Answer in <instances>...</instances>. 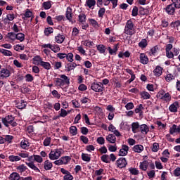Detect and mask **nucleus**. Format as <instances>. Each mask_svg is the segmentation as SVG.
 I'll return each instance as SVG.
<instances>
[{
  "mask_svg": "<svg viewBox=\"0 0 180 180\" xmlns=\"http://www.w3.org/2000/svg\"><path fill=\"white\" fill-rule=\"evenodd\" d=\"M124 33L128 34V36H133L136 33V29L134 28V23L131 20H128L126 22Z\"/></svg>",
  "mask_w": 180,
  "mask_h": 180,
  "instance_id": "f257e3e1",
  "label": "nucleus"
},
{
  "mask_svg": "<svg viewBox=\"0 0 180 180\" xmlns=\"http://www.w3.org/2000/svg\"><path fill=\"white\" fill-rule=\"evenodd\" d=\"M1 122L6 127H8L9 126H12V127H16L18 126V123L15 122V117L12 115H7L5 117L1 119Z\"/></svg>",
  "mask_w": 180,
  "mask_h": 180,
  "instance_id": "f03ea898",
  "label": "nucleus"
},
{
  "mask_svg": "<svg viewBox=\"0 0 180 180\" xmlns=\"http://www.w3.org/2000/svg\"><path fill=\"white\" fill-rule=\"evenodd\" d=\"M60 78L55 80L57 86H64V85H70V78L65 75H60Z\"/></svg>",
  "mask_w": 180,
  "mask_h": 180,
  "instance_id": "7ed1b4c3",
  "label": "nucleus"
},
{
  "mask_svg": "<svg viewBox=\"0 0 180 180\" xmlns=\"http://www.w3.org/2000/svg\"><path fill=\"white\" fill-rule=\"evenodd\" d=\"M61 154H63V149H55L50 152L49 158L52 160H58L61 157Z\"/></svg>",
  "mask_w": 180,
  "mask_h": 180,
  "instance_id": "20e7f679",
  "label": "nucleus"
},
{
  "mask_svg": "<svg viewBox=\"0 0 180 180\" xmlns=\"http://www.w3.org/2000/svg\"><path fill=\"white\" fill-rule=\"evenodd\" d=\"M91 89L94 92H102L103 91V84L101 82H94L91 84Z\"/></svg>",
  "mask_w": 180,
  "mask_h": 180,
  "instance_id": "39448f33",
  "label": "nucleus"
},
{
  "mask_svg": "<svg viewBox=\"0 0 180 180\" xmlns=\"http://www.w3.org/2000/svg\"><path fill=\"white\" fill-rule=\"evenodd\" d=\"M2 66L0 65V79H5V78H8L11 77V72L6 68H2Z\"/></svg>",
  "mask_w": 180,
  "mask_h": 180,
  "instance_id": "423d86ee",
  "label": "nucleus"
},
{
  "mask_svg": "<svg viewBox=\"0 0 180 180\" xmlns=\"http://www.w3.org/2000/svg\"><path fill=\"white\" fill-rule=\"evenodd\" d=\"M60 172H62V174H63V175H65L63 176V180H72V179H74V176H72V175L71 174V173L70 172H68V170H66L64 168H61L60 169Z\"/></svg>",
  "mask_w": 180,
  "mask_h": 180,
  "instance_id": "0eeeda50",
  "label": "nucleus"
},
{
  "mask_svg": "<svg viewBox=\"0 0 180 180\" xmlns=\"http://www.w3.org/2000/svg\"><path fill=\"white\" fill-rule=\"evenodd\" d=\"M129 153V146L127 145H122L120 148L118 155L120 157H125L127 154Z\"/></svg>",
  "mask_w": 180,
  "mask_h": 180,
  "instance_id": "6e6552de",
  "label": "nucleus"
},
{
  "mask_svg": "<svg viewBox=\"0 0 180 180\" xmlns=\"http://www.w3.org/2000/svg\"><path fill=\"white\" fill-rule=\"evenodd\" d=\"M77 63L74 62H70L69 63L66 64L65 66V71L66 72H70V71H72V70H75L77 68Z\"/></svg>",
  "mask_w": 180,
  "mask_h": 180,
  "instance_id": "1a4fd4ad",
  "label": "nucleus"
},
{
  "mask_svg": "<svg viewBox=\"0 0 180 180\" xmlns=\"http://www.w3.org/2000/svg\"><path fill=\"white\" fill-rule=\"evenodd\" d=\"M117 165L118 168H124L126 165H127V161L126 160V158H120L117 160Z\"/></svg>",
  "mask_w": 180,
  "mask_h": 180,
  "instance_id": "9d476101",
  "label": "nucleus"
},
{
  "mask_svg": "<svg viewBox=\"0 0 180 180\" xmlns=\"http://www.w3.org/2000/svg\"><path fill=\"white\" fill-rule=\"evenodd\" d=\"M108 130L109 131H111V133H113V134H115V136H116L117 137H120L122 136L119 130L116 129V127H115L113 124H110L109 125Z\"/></svg>",
  "mask_w": 180,
  "mask_h": 180,
  "instance_id": "9b49d317",
  "label": "nucleus"
},
{
  "mask_svg": "<svg viewBox=\"0 0 180 180\" xmlns=\"http://www.w3.org/2000/svg\"><path fill=\"white\" fill-rule=\"evenodd\" d=\"M165 11L168 15H174L175 13V6L174 4H169L165 8Z\"/></svg>",
  "mask_w": 180,
  "mask_h": 180,
  "instance_id": "f8f14e48",
  "label": "nucleus"
},
{
  "mask_svg": "<svg viewBox=\"0 0 180 180\" xmlns=\"http://www.w3.org/2000/svg\"><path fill=\"white\" fill-rule=\"evenodd\" d=\"M139 129L141 133H142V134H147V133L150 131V128H148V126H147V124H143L140 125Z\"/></svg>",
  "mask_w": 180,
  "mask_h": 180,
  "instance_id": "ddd939ff",
  "label": "nucleus"
},
{
  "mask_svg": "<svg viewBox=\"0 0 180 180\" xmlns=\"http://www.w3.org/2000/svg\"><path fill=\"white\" fill-rule=\"evenodd\" d=\"M65 40V37L61 34H58L57 36L55 37V41L58 44H61Z\"/></svg>",
  "mask_w": 180,
  "mask_h": 180,
  "instance_id": "4468645a",
  "label": "nucleus"
},
{
  "mask_svg": "<svg viewBox=\"0 0 180 180\" xmlns=\"http://www.w3.org/2000/svg\"><path fill=\"white\" fill-rule=\"evenodd\" d=\"M139 58L141 64H148V57L145 53H141Z\"/></svg>",
  "mask_w": 180,
  "mask_h": 180,
  "instance_id": "2eb2a0df",
  "label": "nucleus"
},
{
  "mask_svg": "<svg viewBox=\"0 0 180 180\" xmlns=\"http://www.w3.org/2000/svg\"><path fill=\"white\" fill-rule=\"evenodd\" d=\"M153 74L155 77H161L162 75V68L158 65L153 70Z\"/></svg>",
  "mask_w": 180,
  "mask_h": 180,
  "instance_id": "dca6fc26",
  "label": "nucleus"
},
{
  "mask_svg": "<svg viewBox=\"0 0 180 180\" xmlns=\"http://www.w3.org/2000/svg\"><path fill=\"white\" fill-rule=\"evenodd\" d=\"M33 64L35 65H40L43 62V59L40 56H36L32 58Z\"/></svg>",
  "mask_w": 180,
  "mask_h": 180,
  "instance_id": "f3484780",
  "label": "nucleus"
},
{
  "mask_svg": "<svg viewBox=\"0 0 180 180\" xmlns=\"http://www.w3.org/2000/svg\"><path fill=\"white\" fill-rule=\"evenodd\" d=\"M25 164H26V165H27V167H29V168H31V169H33L36 172H40V169H39L37 168L36 165H34V162H26Z\"/></svg>",
  "mask_w": 180,
  "mask_h": 180,
  "instance_id": "a211bd4d",
  "label": "nucleus"
},
{
  "mask_svg": "<svg viewBox=\"0 0 180 180\" xmlns=\"http://www.w3.org/2000/svg\"><path fill=\"white\" fill-rule=\"evenodd\" d=\"M106 140L108 141V143L115 144V143H116V136L114 134H110L106 136Z\"/></svg>",
  "mask_w": 180,
  "mask_h": 180,
  "instance_id": "6ab92c4d",
  "label": "nucleus"
},
{
  "mask_svg": "<svg viewBox=\"0 0 180 180\" xmlns=\"http://www.w3.org/2000/svg\"><path fill=\"white\" fill-rule=\"evenodd\" d=\"M66 18L68 20H72V9L71 7H68L66 11Z\"/></svg>",
  "mask_w": 180,
  "mask_h": 180,
  "instance_id": "aec40b11",
  "label": "nucleus"
},
{
  "mask_svg": "<svg viewBox=\"0 0 180 180\" xmlns=\"http://www.w3.org/2000/svg\"><path fill=\"white\" fill-rule=\"evenodd\" d=\"M24 16H22V19L24 20H26V19L29 18H33V13L32 11H30V10L29 8L25 10V13L23 15Z\"/></svg>",
  "mask_w": 180,
  "mask_h": 180,
  "instance_id": "412c9836",
  "label": "nucleus"
},
{
  "mask_svg": "<svg viewBox=\"0 0 180 180\" xmlns=\"http://www.w3.org/2000/svg\"><path fill=\"white\" fill-rule=\"evenodd\" d=\"M8 160L11 162H18V161H20L22 158L19 155H10L8 157Z\"/></svg>",
  "mask_w": 180,
  "mask_h": 180,
  "instance_id": "4be33fe9",
  "label": "nucleus"
},
{
  "mask_svg": "<svg viewBox=\"0 0 180 180\" xmlns=\"http://www.w3.org/2000/svg\"><path fill=\"white\" fill-rule=\"evenodd\" d=\"M96 5V1L95 0H86L85 6H88L90 9H94V6Z\"/></svg>",
  "mask_w": 180,
  "mask_h": 180,
  "instance_id": "5701e85b",
  "label": "nucleus"
},
{
  "mask_svg": "<svg viewBox=\"0 0 180 180\" xmlns=\"http://www.w3.org/2000/svg\"><path fill=\"white\" fill-rule=\"evenodd\" d=\"M132 150L134 153H141L144 150V146L143 145H136Z\"/></svg>",
  "mask_w": 180,
  "mask_h": 180,
  "instance_id": "b1692460",
  "label": "nucleus"
},
{
  "mask_svg": "<svg viewBox=\"0 0 180 180\" xmlns=\"http://www.w3.org/2000/svg\"><path fill=\"white\" fill-rule=\"evenodd\" d=\"M26 102H25L23 100H21L16 103V108H18V109H25L26 108Z\"/></svg>",
  "mask_w": 180,
  "mask_h": 180,
  "instance_id": "393cba45",
  "label": "nucleus"
},
{
  "mask_svg": "<svg viewBox=\"0 0 180 180\" xmlns=\"http://www.w3.org/2000/svg\"><path fill=\"white\" fill-rule=\"evenodd\" d=\"M51 51H53V53H58L60 52V50H61V49L60 48V46L58 44H52L51 46Z\"/></svg>",
  "mask_w": 180,
  "mask_h": 180,
  "instance_id": "a878e982",
  "label": "nucleus"
},
{
  "mask_svg": "<svg viewBox=\"0 0 180 180\" xmlns=\"http://www.w3.org/2000/svg\"><path fill=\"white\" fill-rule=\"evenodd\" d=\"M44 169L46 171H49L51 168H53V163L50 162L49 160H46L44 164Z\"/></svg>",
  "mask_w": 180,
  "mask_h": 180,
  "instance_id": "bb28decb",
  "label": "nucleus"
},
{
  "mask_svg": "<svg viewBox=\"0 0 180 180\" xmlns=\"http://www.w3.org/2000/svg\"><path fill=\"white\" fill-rule=\"evenodd\" d=\"M20 179V175L16 172H13L9 176V180H19Z\"/></svg>",
  "mask_w": 180,
  "mask_h": 180,
  "instance_id": "cd10ccee",
  "label": "nucleus"
},
{
  "mask_svg": "<svg viewBox=\"0 0 180 180\" xmlns=\"http://www.w3.org/2000/svg\"><path fill=\"white\" fill-rule=\"evenodd\" d=\"M131 129L133 133H137V130L140 129V124L139 122H133L131 124Z\"/></svg>",
  "mask_w": 180,
  "mask_h": 180,
  "instance_id": "c85d7f7f",
  "label": "nucleus"
},
{
  "mask_svg": "<svg viewBox=\"0 0 180 180\" xmlns=\"http://www.w3.org/2000/svg\"><path fill=\"white\" fill-rule=\"evenodd\" d=\"M41 67H42V68H44V70H50L51 68V65L50 64V63L49 62H45L43 61L41 63Z\"/></svg>",
  "mask_w": 180,
  "mask_h": 180,
  "instance_id": "c756f323",
  "label": "nucleus"
},
{
  "mask_svg": "<svg viewBox=\"0 0 180 180\" xmlns=\"http://www.w3.org/2000/svg\"><path fill=\"white\" fill-rule=\"evenodd\" d=\"M15 40H18L20 43L25 41V34L22 32L16 34Z\"/></svg>",
  "mask_w": 180,
  "mask_h": 180,
  "instance_id": "7c9ffc66",
  "label": "nucleus"
},
{
  "mask_svg": "<svg viewBox=\"0 0 180 180\" xmlns=\"http://www.w3.org/2000/svg\"><path fill=\"white\" fill-rule=\"evenodd\" d=\"M110 2L112 4V8L117 6V0H104V5L108 6Z\"/></svg>",
  "mask_w": 180,
  "mask_h": 180,
  "instance_id": "2f4dec72",
  "label": "nucleus"
},
{
  "mask_svg": "<svg viewBox=\"0 0 180 180\" xmlns=\"http://www.w3.org/2000/svg\"><path fill=\"white\" fill-rule=\"evenodd\" d=\"M148 167V162L147 160H144L143 162L140 163V169L142 171H147V167Z\"/></svg>",
  "mask_w": 180,
  "mask_h": 180,
  "instance_id": "473e14b6",
  "label": "nucleus"
},
{
  "mask_svg": "<svg viewBox=\"0 0 180 180\" xmlns=\"http://www.w3.org/2000/svg\"><path fill=\"white\" fill-rule=\"evenodd\" d=\"M0 53L1 54H4V56H6L7 57H12L13 53H12V51L6 50V49H0Z\"/></svg>",
  "mask_w": 180,
  "mask_h": 180,
  "instance_id": "72a5a7b5",
  "label": "nucleus"
},
{
  "mask_svg": "<svg viewBox=\"0 0 180 180\" xmlns=\"http://www.w3.org/2000/svg\"><path fill=\"white\" fill-rule=\"evenodd\" d=\"M180 26V20H176L170 23V27L173 29H178V27Z\"/></svg>",
  "mask_w": 180,
  "mask_h": 180,
  "instance_id": "f704fd0d",
  "label": "nucleus"
},
{
  "mask_svg": "<svg viewBox=\"0 0 180 180\" xmlns=\"http://www.w3.org/2000/svg\"><path fill=\"white\" fill-rule=\"evenodd\" d=\"M70 133L72 134V136H77L78 134V129H77V127L72 126L70 127Z\"/></svg>",
  "mask_w": 180,
  "mask_h": 180,
  "instance_id": "c9c22d12",
  "label": "nucleus"
},
{
  "mask_svg": "<svg viewBox=\"0 0 180 180\" xmlns=\"http://www.w3.org/2000/svg\"><path fill=\"white\" fill-rule=\"evenodd\" d=\"M169 110L173 112H178V103H174L172 104L169 108Z\"/></svg>",
  "mask_w": 180,
  "mask_h": 180,
  "instance_id": "e433bc0d",
  "label": "nucleus"
},
{
  "mask_svg": "<svg viewBox=\"0 0 180 180\" xmlns=\"http://www.w3.org/2000/svg\"><path fill=\"white\" fill-rule=\"evenodd\" d=\"M6 36L7 39H9L11 41H15V40H16V34L14 32H8Z\"/></svg>",
  "mask_w": 180,
  "mask_h": 180,
  "instance_id": "4c0bfd02",
  "label": "nucleus"
},
{
  "mask_svg": "<svg viewBox=\"0 0 180 180\" xmlns=\"http://www.w3.org/2000/svg\"><path fill=\"white\" fill-rule=\"evenodd\" d=\"M98 51L101 54H103L106 51V48L103 46V44H99L96 46Z\"/></svg>",
  "mask_w": 180,
  "mask_h": 180,
  "instance_id": "58836bf2",
  "label": "nucleus"
},
{
  "mask_svg": "<svg viewBox=\"0 0 180 180\" xmlns=\"http://www.w3.org/2000/svg\"><path fill=\"white\" fill-rule=\"evenodd\" d=\"M160 99L165 102H169L171 101V95H169V93H166Z\"/></svg>",
  "mask_w": 180,
  "mask_h": 180,
  "instance_id": "ea45409f",
  "label": "nucleus"
},
{
  "mask_svg": "<svg viewBox=\"0 0 180 180\" xmlns=\"http://www.w3.org/2000/svg\"><path fill=\"white\" fill-rule=\"evenodd\" d=\"M147 39H141L139 43V46L141 47V49H146L147 47Z\"/></svg>",
  "mask_w": 180,
  "mask_h": 180,
  "instance_id": "a19ab883",
  "label": "nucleus"
},
{
  "mask_svg": "<svg viewBox=\"0 0 180 180\" xmlns=\"http://www.w3.org/2000/svg\"><path fill=\"white\" fill-rule=\"evenodd\" d=\"M140 95L143 99H150L151 98V95L147 91H142Z\"/></svg>",
  "mask_w": 180,
  "mask_h": 180,
  "instance_id": "79ce46f5",
  "label": "nucleus"
},
{
  "mask_svg": "<svg viewBox=\"0 0 180 180\" xmlns=\"http://www.w3.org/2000/svg\"><path fill=\"white\" fill-rule=\"evenodd\" d=\"M116 51H117V44H115L114 46L113 49L112 48H110V46L108 47V53L111 56L113 54H116Z\"/></svg>",
  "mask_w": 180,
  "mask_h": 180,
  "instance_id": "37998d69",
  "label": "nucleus"
},
{
  "mask_svg": "<svg viewBox=\"0 0 180 180\" xmlns=\"http://www.w3.org/2000/svg\"><path fill=\"white\" fill-rule=\"evenodd\" d=\"M82 158L83 161H86V162H89L91 161V155H88L86 153L82 154Z\"/></svg>",
  "mask_w": 180,
  "mask_h": 180,
  "instance_id": "c03bdc74",
  "label": "nucleus"
},
{
  "mask_svg": "<svg viewBox=\"0 0 180 180\" xmlns=\"http://www.w3.org/2000/svg\"><path fill=\"white\" fill-rule=\"evenodd\" d=\"M121 130H129V124L127 122H122L120 124Z\"/></svg>",
  "mask_w": 180,
  "mask_h": 180,
  "instance_id": "a18cd8bd",
  "label": "nucleus"
},
{
  "mask_svg": "<svg viewBox=\"0 0 180 180\" xmlns=\"http://www.w3.org/2000/svg\"><path fill=\"white\" fill-rule=\"evenodd\" d=\"M34 161L38 162L39 164H41L43 162V158L39 155H34Z\"/></svg>",
  "mask_w": 180,
  "mask_h": 180,
  "instance_id": "49530a36",
  "label": "nucleus"
},
{
  "mask_svg": "<svg viewBox=\"0 0 180 180\" xmlns=\"http://www.w3.org/2000/svg\"><path fill=\"white\" fill-rule=\"evenodd\" d=\"M53 32L54 30L53 29V27H47L44 30V34L45 36H50V34H51V33H53Z\"/></svg>",
  "mask_w": 180,
  "mask_h": 180,
  "instance_id": "de8ad7c7",
  "label": "nucleus"
},
{
  "mask_svg": "<svg viewBox=\"0 0 180 180\" xmlns=\"http://www.w3.org/2000/svg\"><path fill=\"white\" fill-rule=\"evenodd\" d=\"M66 60L69 63H72L74 61V54H72V53H68L66 54Z\"/></svg>",
  "mask_w": 180,
  "mask_h": 180,
  "instance_id": "09e8293b",
  "label": "nucleus"
},
{
  "mask_svg": "<svg viewBox=\"0 0 180 180\" xmlns=\"http://www.w3.org/2000/svg\"><path fill=\"white\" fill-rule=\"evenodd\" d=\"M13 49L15 51H20V50H25V46L22 44H17L13 46Z\"/></svg>",
  "mask_w": 180,
  "mask_h": 180,
  "instance_id": "8fccbe9b",
  "label": "nucleus"
},
{
  "mask_svg": "<svg viewBox=\"0 0 180 180\" xmlns=\"http://www.w3.org/2000/svg\"><path fill=\"white\" fill-rule=\"evenodd\" d=\"M18 155H19L20 158H29V153L27 152H25V151L20 152L18 153Z\"/></svg>",
  "mask_w": 180,
  "mask_h": 180,
  "instance_id": "3c124183",
  "label": "nucleus"
},
{
  "mask_svg": "<svg viewBox=\"0 0 180 180\" xmlns=\"http://www.w3.org/2000/svg\"><path fill=\"white\" fill-rule=\"evenodd\" d=\"M42 6L44 9L49 10L50 8H51V1H45L43 3Z\"/></svg>",
  "mask_w": 180,
  "mask_h": 180,
  "instance_id": "603ef678",
  "label": "nucleus"
},
{
  "mask_svg": "<svg viewBox=\"0 0 180 180\" xmlns=\"http://www.w3.org/2000/svg\"><path fill=\"white\" fill-rule=\"evenodd\" d=\"M15 19V14L9 13L7 14L6 18L4 19V22H8V20L12 21Z\"/></svg>",
  "mask_w": 180,
  "mask_h": 180,
  "instance_id": "864d4df0",
  "label": "nucleus"
},
{
  "mask_svg": "<svg viewBox=\"0 0 180 180\" xmlns=\"http://www.w3.org/2000/svg\"><path fill=\"white\" fill-rule=\"evenodd\" d=\"M174 133H179L178 130V126L174 124L170 129V134H174Z\"/></svg>",
  "mask_w": 180,
  "mask_h": 180,
  "instance_id": "5fc2aeb1",
  "label": "nucleus"
},
{
  "mask_svg": "<svg viewBox=\"0 0 180 180\" xmlns=\"http://www.w3.org/2000/svg\"><path fill=\"white\" fill-rule=\"evenodd\" d=\"M4 137V143L7 141V143H12V140H13V136L11 135H5Z\"/></svg>",
  "mask_w": 180,
  "mask_h": 180,
  "instance_id": "6e6d98bb",
  "label": "nucleus"
},
{
  "mask_svg": "<svg viewBox=\"0 0 180 180\" xmlns=\"http://www.w3.org/2000/svg\"><path fill=\"white\" fill-rule=\"evenodd\" d=\"M20 146L24 150H26V148H27V147H29V146H30L29 141H27L26 140L22 141L20 143Z\"/></svg>",
  "mask_w": 180,
  "mask_h": 180,
  "instance_id": "4d7b16f0",
  "label": "nucleus"
},
{
  "mask_svg": "<svg viewBox=\"0 0 180 180\" xmlns=\"http://www.w3.org/2000/svg\"><path fill=\"white\" fill-rule=\"evenodd\" d=\"M86 15H85V14L82 13L79 15V22H80V23H84V22H86Z\"/></svg>",
  "mask_w": 180,
  "mask_h": 180,
  "instance_id": "13d9d810",
  "label": "nucleus"
},
{
  "mask_svg": "<svg viewBox=\"0 0 180 180\" xmlns=\"http://www.w3.org/2000/svg\"><path fill=\"white\" fill-rule=\"evenodd\" d=\"M172 79H175V76L172 75V74H167L165 77V80L167 82H171Z\"/></svg>",
  "mask_w": 180,
  "mask_h": 180,
  "instance_id": "bf43d9fd",
  "label": "nucleus"
},
{
  "mask_svg": "<svg viewBox=\"0 0 180 180\" xmlns=\"http://www.w3.org/2000/svg\"><path fill=\"white\" fill-rule=\"evenodd\" d=\"M51 143V137H46L44 140V146L45 147H49V146H50Z\"/></svg>",
  "mask_w": 180,
  "mask_h": 180,
  "instance_id": "052dcab7",
  "label": "nucleus"
},
{
  "mask_svg": "<svg viewBox=\"0 0 180 180\" xmlns=\"http://www.w3.org/2000/svg\"><path fill=\"white\" fill-rule=\"evenodd\" d=\"M95 175L96 176H101V175H105V170L103 169H99L95 171Z\"/></svg>",
  "mask_w": 180,
  "mask_h": 180,
  "instance_id": "680f3d73",
  "label": "nucleus"
},
{
  "mask_svg": "<svg viewBox=\"0 0 180 180\" xmlns=\"http://www.w3.org/2000/svg\"><path fill=\"white\" fill-rule=\"evenodd\" d=\"M61 160H62V164L67 165V164H68V162L70 161V160H71V158H70V156H65L61 158Z\"/></svg>",
  "mask_w": 180,
  "mask_h": 180,
  "instance_id": "e2e57ef3",
  "label": "nucleus"
},
{
  "mask_svg": "<svg viewBox=\"0 0 180 180\" xmlns=\"http://www.w3.org/2000/svg\"><path fill=\"white\" fill-rule=\"evenodd\" d=\"M158 150H160V145L158 144V143H154L152 147V151L153 153H157Z\"/></svg>",
  "mask_w": 180,
  "mask_h": 180,
  "instance_id": "0e129e2a",
  "label": "nucleus"
},
{
  "mask_svg": "<svg viewBox=\"0 0 180 180\" xmlns=\"http://www.w3.org/2000/svg\"><path fill=\"white\" fill-rule=\"evenodd\" d=\"M134 108V104L132 102L128 103L125 105L127 110H131Z\"/></svg>",
  "mask_w": 180,
  "mask_h": 180,
  "instance_id": "69168bd1",
  "label": "nucleus"
},
{
  "mask_svg": "<svg viewBox=\"0 0 180 180\" xmlns=\"http://www.w3.org/2000/svg\"><path fill=\"white\" fill-rule=\"evenodd\" d=\"M33 79H34V78L33 77V76L30 74H27L25 75V81H27V82H32V81H33Z\"/></svg>",
  "mask_w": 180,
  "mask_h": 180,
  "instance_id": "338daca9",
  "label": "nucleus"
},
{
  "mask_svg": "<svg viewBox=\"0 0 180 180\" xmlns=\"http://www.w3.org/2000/svg\"><path fill=\"white\" fill-rule=\"evenodd\" d=\"M174 176H180V167H177L174 171Z\"/></svg>",
  "mask_w": 180,
  "mask_h": 180,
  "instance_id": "774afa93",
  "label": "nucleus"
}]
</instances>
